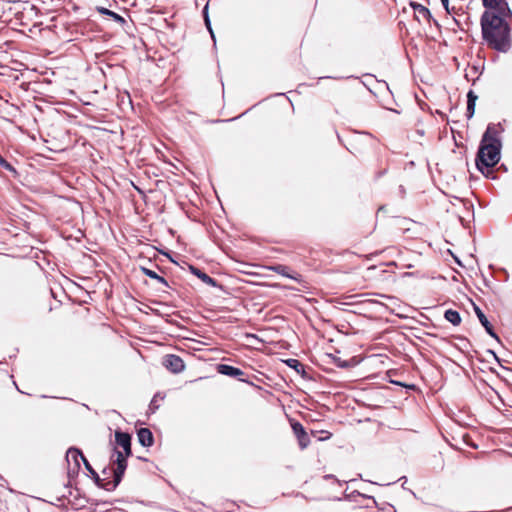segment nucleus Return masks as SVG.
<instances>
[{"label":"nucleus","instance_id":"1","mask_svg":"<svg viewBox=\"0 0 512 512\" xmlns=\"http://www.w3.org/2000/svg\"><path fill=\"white\" fill-rule=\"evenodd\" d=\"M481 27L483 38L490 47L501 52L510 48V29L501 17L486 11L481 17Z\"/></svg>","mask_w":512,"mask_h":512},{"label":"nucleus","instance_id":"2","mask_svg":"<svg viewBox=\"0 0 512 512\" xmlns=\"http://www.w3.org/2000/svg\"><path fill=\"white\" fill-rule=\"evenodd\" d=\"M116 443L123 449V451L116 452V459L114 460V484L118 485L126 470V459L131 455V437L127 433L116 432Z\"/></svg>","mask_w":512,"mask_h":512},{"label":"nucleus","instance_id":"3","mask_svg":"<svg viewBox=\"0 0 512 512\" xmlns=\"http://www.w3.org/2000/svg\"><path fill=\"white\" fill-rule=\"evenodd\" d=\"M499 162H466L467 170L472 178H478L479 174L484 175L487 178H495L493 173L503 169L507 171L504 164L498 166Z\"/></svg>","mask_w":512,"mask_h":512},{"label":"nucleus","instance_id":"4","mask_svg":"<svg viewBox=\"0 0 512 512\" xmlns=\"http://www.w3.org/2000/svg\"><path fill=\"white\" fill-rule=\"evenodd\" d=\"M500 142L489 136L488 132L485 133L481 147L478 151V159L477 160H495L499 158L500 155Z\"/></svg>","mask_w":512,"mask_h":512},{"label":"nucleus","instance_id":"5","mask_svg":"<svg viewBox=\"0 0 512 512\" xmlns=\"http://www.w3.org/2000/svg\"><path fill=\"white\" fill-rule=\"evenodd\" d=\"M164 366L173 373L182 372L185 368L183 360L176 355H167L163 360Z\"/></svg>","mask_w":512,"mask_h":512},{"label":"nucleus","instance_id":"6","mask_svg":"<svg viewBox=\"0 0 512 512\" xmlns=\"http://www.w3.org/2000/svg\"><path fill=\"white\" fill-rule=\"evenodd\" d=\"M291 427L298 439L299 446L301 449H305L309 445L310 440L304 427L299 422H292Z\"/></svg>","mask_w":512,"mask_h":512},{"label":"nucleus","instance_id":"7","mask_svg":"<svg viewBox=\"0 0 512 512\" xmlns=\"http://www.w3.org/2000/svg\"><path fill=\"white\" fill-rule=\"evenodd\" d=\"M414 11L415 18L418 22L425 21L429 22L431 14L428 8L418 3H411Z\"/></svg>","mask_w":512,"mask_h":512},{"label":"nucleus","instance_id":"8","mask_svg":"<svg viewBox=\"0 0 512 512\" xmlns=\"http://www.w3.org/2000/svg\"><path fill=\"white\" fill-rule=\"evenodd\" d=\"M474 310H475V313L479 319V321L481 322V324L484 326V328L486 329V331L494 338H497L496 334L494 333L493 331V328L490 324V322L488 321L487 317L484 315V313L482 312V310L476 306L474 304Z\"/></svg>","mask_w":512,"mask_h":512},{"label":"nucleus","instance_id":"9","mask_svg":"<svg viewBox=\"0 0 512 512\" xmlns=\"http://www.w3.org/2000/svg\"><path fill=\"white\" fill-rule=\"evenodd\" d=\"M138 440L139 442L141 443V445L143 446H151L152 443H153V435L151 433V431L147 428H141L139 431H138Z\"/></svg>","mask_w":512,"mask_h":512},{"label":"nucleus","instance_id":"10","mask_svg":"<svg viewBox=\"0 0 512 512\" xmlns=\"http://www.w3.org/2000/svg\"><path fill=\"white\" fill-rule=\"evenodd\" d=\"M218 371L221 374L232 376V377H237V376L243 375V372L240 369L233 367V366L224 365V364L219 365Z\"/></svg>","mask_w":512,"mask_h":512},{"label":"nucleus","instance_id":"11","mask_svg":"<svg viewBox=\"0 0 512 512\" xmlns=\"http://www.w3.org/2000/svg\"><path fill=\"white\" fill-rule=\"evenodd\" d=\"M191 272L196 275L199 279H201L204 283L210 285V286H216V282L213 278H211L209 275L201 272L199 269L190 266Z\"/></svg>","mask_w":512,"mask_h":512},{"label":"nucleus","instance_id":"12","mask_svg":"<svg viewBox=\"0 0 512 512\" xmlns=\"http://www.w3.org/2000/svg\"><path fill=\"white\" fill-rule=\"evenodd\" d=\"M66 458L68 461L73 460L77 466H79L78 458H81L88 467V462L86 461L82 453L77 449H69L67 451Z\"/></svg>","mask_w":512,"mask_h":512},{"label":"nucleus","instance_id":"13","mask_svg":"<svg viewBox=\"0 0 512 512\" xmlns=\"http://www.w3.org/2000/svg\"><path fill=\"white\" fill-rule=\"evenodd\" d=\"M445 318L447 321H449L453 325H459L461 322V317H460L459 313L455 310H451V309L447 310L445 312Z\"/></svg>","mask_w":512,"mask_h":512},{"label":"nucleus","instance_id":"14","mask_svg":"<svg viewBox=\"0 0 512 512\" xmlns=\"http://www.w3.org/2000/svg\"><path fill=\"white\" fill-rule=\"evenodd\" d=\"M267 269L272 270L282 276L297 280V278L295 276H292L288 273V271H287L288 268L284 265L269 266V267H267Z\"/></svg>","mask_w":512,"mask_h":512},{"label":"nucleus","instance_id":"15","mask_svg":"<svg viewBox=\"0 0 512 512\" xmlns=\"http://www.w3.org/2000/svg\"><path fill=\"white\" fill-rule=\"evenodd\" d=\"M467 97H468L467 110L469 112V116L471 117L474 113L475 102L477 100V96L472 91H470L468 93Z\"/></svg>","mask_w":512,"mask_h":512},{"label":"nucleus","instance_id":"16","mask_svg":"<svg viewBox=\"0 0 512 512\" xmlns=\"http://www.w3.org/2000/svg\"><path fill=\"white\" fill-rule=\"evenodd\" d=\"M502 0H483V5L489 9H496L499 7Z\"/></svg>","mask_w":512,"mask_h":512},{"label":"nucleus","instance_id":"17","mask_svg":"<svg viewBox=\"0 0 512 512\" xmlns=\"http://www.w3.org/2000/svg\"><path fill=\"white\" fill-rule=\"evenodd\" d=\"M143 271L150 278H155V279L160 280L161 282H165V280L162 277L158 276L154 271H151V270L146 269V268H144Z\"/></svg>","mask_w":512,"mask_h":512},{"label":"nucleus","instance_id":"18","mask_svg":"<svg viewBox=\"0 0 512 512\" xmlns=\"http://www.w3.org/2000/svg\"><path fill=\"white\" fill-rule=\"evenodd\" d=\"M0 164H1V166H2L4 169H6V170L10 171V172H11V173H13L14 175H16V174H17L16 169L11 165V163H10V162H0Z\"/></svg>","mask_w":512,"mask_h":512},{"label":"nucleus","instance_id":"19","mask_svg":"<svg viewBox=\"0 0 512 512\" xmlns=\"http://www.w3.org/2000/svg\"><path fill=\"white\" fill-rule=\"evenodd\" d=\"M441 3L443 5V7L445 8V10L447 11V13L451 14V9L449 7V0H441Z\"/></svg>","mask_w":512,"mask_h":512},{"label":"nucleus","instance_id":"20","mask_svg":"<svg viewBox=\"0 0 512 512\" xmlns=\"http://www.w3.org/2000/svg\"><path fill=\"white\" fill-rule=\"evenodd\" d=\"M99 12L102 13V14H106V15H111L113 14L112 11L106 9V8H98Z\"/></svg>","mask_w":512,"mask_h":512},{"label":"nucleus","instance_id":"21","mask_svg":"<svg viewBox=\"0 0 512 512\" xmlns=\"http://www.w3.org/2000/svg\"><path fill=\"white\" fill-rule=\"evenodd\" d=\"M110 16H112L114 19H116L118 21H123L122 17L119 16L118 14L114 13V12Z\"/></svg>","mask_w":512,"mask_h":512},{"label":"nucleus","instance_id":"22","mask_svg":"<svg viewBox=\"0 0 512 512\" xmlns=\"http://www.w3.org/2000/svg\"><path fill=\"white\" fill-rule=\"evenodd\" d=\"M293 363L297 364V363H298V361H297V360H294V359H291V360H289V361H288V364H289L290 366H293Z\"/></svg>","mask_w":512,"mask_h":512}]
</instances>
